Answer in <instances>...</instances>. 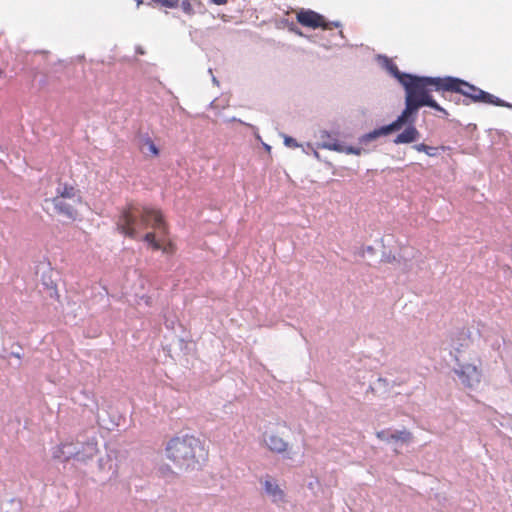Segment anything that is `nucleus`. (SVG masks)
Segmentation results:
<instances>
[{
  "instance_id": "nucleus-1",
  "label": "nucleus",
  "mask_w": 512,
  "mask_h": 512,
  "mask_svg": "<svg viewBox=\"0 0 512 512\" xmlns=\"http://www.w3.org/2000/svg\"><path fill=\"white\" fill-rule=\"evenodd\" d=\"M388 68L390 73L405 88V109L397 119L389 125L380 127L361 136L359 138V142L361 144H367L380 136H385L393 131L401 129L407 122H413L418 110L423 106H428L441 112L444 116H448L449 114L447 110L441 107L431 96V90L441 92L445 99V93L447 92L461 94L465 97V100L463 101L465 105H469L472 102H481L500 107H511L510 104L500 98L456 77L413 76L400 72L396 64H390Z\"/></svg>"
},
{
  "instance_id": "nucleus-2",
  "label": "nucleus",
  "mask_w": 512,
  "mask_h": 512,
  "mask_svg": "<svg viewBox=\"0 0 512 512\" xmlns=\"http://www.w3.org/2000/svg\"><path fill=\"white\" fill-rule=\"evenodd\" d=\"M165 453L167 459L181 471L199 469L208 457L204 442L190 434L171 438L167 442Z\"/></svg>"
},
{
  "instance_id": "nucleus-3",
  "label": "nucleus",
  "mask_w": 512,
  "mask_h": 512,
  "mask_svg": "<svg viewBox=\"0 0 512 512\" xmlns=\"http://www.w3.org/2000/svg\"><path fill=\"white\" fill-rule=\"evenodd\" d=\"M117 229L126 237L135 239L137 228L151 227L167 234V225L160 210L129 203L120 211L116 222Z\"/></svg>"
},
{
  "instance_id": "nucleus-4",
  "label": "nucleus",
  "mask_w": 512,
  "mask_h": 512,
  "mask_svg": "<svg viewBox=\"0 0 512 512\" xmlns=\"http://www.w3.org/2000/svg\"><path fill=\"white\" fill-rule=\"evenodd\" d=\"M46 201L52 203L58 215L75 221L79 217L78 207L83 203V196L75 182L58 181L55 195Z\"/></svg>"
},
{
  "instance_id": "nucleus-5",
  "label": "nucleus",
  "mask_w": 512,
  "mask_h": 512,
  "mask_svg": "<svg viewBox=\"0 0 512 512\" xmlns=\"http://www.w3.org/2000/svg\"><path fill=\"white\" fill-rule=\"evenodd\" d=\"M296 19L299 24L304 27L323 30H333L340 28L341 24L337 21H327L325 17L310 9H301L296 14Z\"/></svg>"
},
{
  "instance_id": "nucleus-6",
  "label": "nucleus",
  "mask_w": 512,
  "mask_h": 512,
  "mask_svg": "<svg viewBox=\"0 0 512 512\" xmlns=\"http://www.w3.org/2000/svg\"><path fill=\"white\" fill-rule=\"evenodd\" d=\"M455 373L457 374L462 385L467 388H474L481 382V360H478V364L458 363V367L455 369Z\"/></svg>"
},
{
  "instance_id": "nucleus-7",
  "label": "nucleus",
  "mask_w": 512,
  "mask_h": 512,
  "mask_svg": "<svg viewBox=\"0 0 512 512\" xmlns=\"http://www.w3.org/2000/svg\"><path fill=\"white\" fill-rule=\"evenodd\" d=\"M263 442L272 453L283 454L289 448V443L276 432H265Z\"/></svg>"
},
{
  "instance_id": "nucleus-8",
  "label": "nucleus",
  "mask_w": 512,
  "mask_h": 512,
  "mask_svg": "<svg viewBox=\"0 0 512 512\" xmlns=\"http://www.w3.org/2000/svg\"><path fill=\"white\" fill-rule=\"evenodd\" d=\"M263 486L265 492L272 498L273 502H284L285 500V493L284 491L279 487V485L276 483L274 479L271 477H267L263 481Z\"/></svg>"
},
{
  "instance_id": "nucleus-9",
  "label": "nucleus",
  "mask_w": 512,
  "mask_h": 512,
  "mask_svg": "<svg viewBox=\"0 0 512 512\" xmlns=\"http://www.w3.org/2000/svg\"><path fill=\"white\" fill-rule=\"evenodd\" d=\"M415 119L416 117L414 118L413 122L406 123L409 124V126L403 132L396 136V138L394 139L395 144H408L418 140V138L420 137V133L416 129V127L413 126Z\"/></svg>"
},
{
  "instance_id": "nucleus-10",
  "label": "nucleus",
  "mask_w": 512,
  "mask_h": 512,
  "mask_svg": "<svg viewBox=\"0 0 512 512\" xmlns=\"http://www.w3.org/2000/svg\"><path fill=\"white\" fill-rule=\"evenodd\" d=\"M140 149L145 155L153 157H157L159 155V149L150 137L143 139Z\"/></svg>"
},
{
  "instance_id": "nucleus-11",
  "label": "nucleus",
  "mask_w": 512,
  "mask_h": 512,
  "mask_svg": "<svg viewBox=\"0 0 512 512\" xmlns=\"http://www.w3.org/2000/svg\"><path fill=\"white\" fill-rule=\"evenodd\" d=\"M412 438V433L406 430L396 431L390 434V440L401 441L403 443L410 442Z\"/></svg>"
},
{
  "instance_id": "nucleus-12",
  "label": "nucleus",
  "mask_w": 512,
  "mask_h": 512,
  "mask_svg": "<svg viewBox=\"0 0 512 512\" xmlns=\"http://www.w3.org/2000/svg\"><path fill=\"white\" fill-rule=\"evenodd\" d=\"M418 152H424L430 157H434L437 155L438 148L430 147L424 143L416 144L413 147Z\"/></svg>"
},
{
  "instance_id": "nucleus-13",
  "label": "nucleus",
  "mask_w": 512,
  "mask_h": 512,
  "mask_svg": "<svg viewBox=\"0 0 512 512\" xmlns=\"http://www.w3.org/2000/svg\"><path fill=\"white\" fill-rule=\"evenodd\" d=\"M143 240L147 242L153 250H160L161 244L158 240H156V235L154 232H148L145 234Z\"/></svg>"
},
{
  "instance_id": "nucleus-14",
  "label": "nucleus",
  "mask_w": 512,
  "mask_h": 512,
  "mask_svg": "<svg viewBox=\"0 0 512 512\" xmlns=\"http://www.w3.org/2000/svg\"><path fill=\"white\" fill-rule=\"evenodd\" d=\"M324 147L329 150H333V151H337V152H344V148H345V146L343 144L339 143L338 141L325 143Z\"/></svg>"
},
{
  "instance_id": "nucleus-15",
  "label": "nucleus",
  "mask_w": 512,
  "mask_h": 512,
  "mask_svg": "<svg viewBox=\"0 0 512 512\" xmlns=\"http://www.w3.org/2000/svg\"><path fill=\"white\" fill-rule=\"evenodd\" d=\"M362 151H363L362 148L352 147V146H345L343 153L354 154V155H361Z\"/></svg>"
},
{
  "instance_id": "nucleus-16",
  "label": "nucleus",
  "mask_w": 512,
  "mask_h": 512,
  "mask_svg": "<svg viewBox=\"0 0 512 512\" xmlns=\"http://www.w3.org/2000/svg\"><path fill=\"white\" fill-rule=\"evenodd\" d=\"M163 253H167V254H173L175 252V245L172 243V242H168L167 244L165 245H161V248Z\"/></svg>"
},
{
  "instance_id": "nucleus-17",
  "label": "nucleus",
  "mask_w": 512,
  "mask_h": 512,
  "mask_svg": "<svg viewBox=\"0 0 512 512\" xmlns=\"http://www.w3.org/2000/svg\"><path fill=\"white\" fill-rule=\"evenodd\" d=\"M390 434L388 431L386 430H382V431H378L376 433V437L379 439V440H382V441H389L390 440Z\"/></svg>"
},
{
  "instance_id": "nucleus-18",
  "label": "nucleus",
  "mask_w": 512,
  "mask_h": 512,
  "mask_svg": "<svg viewBox=\"0 0 512 512\" xmlns=\"http://www.w3.org/2000/svg\"><path fill=\"white\" fill-rule=\"evenodd\" d=\"M182 9L185 13L187 14H192L193 13V8H192V5L190 2L188 1H183L182 4Z\"/></svg>"
},
{
  "instance_id": "nucleus-19",
  "label": "nucleus",
  "mask_w": 512,
  "mask_h": 512,
  "mask_svg": "<svg viewBox=\"0 0 512 512\" xmlns=\"http://www.w3.org/2000/svg\"><path fill=\"white\" fill-rule=\"evenodd\" d=\"M284 142H285V145L290 148H296L299 146L298 143L296 142V140L291 137H286Z\"/></svg>"
},
{
  "instance_id": "nucleus-20",
  "label": "nucleus",
  "mask_w": 512,
  "mask_h": 512,
  "mask_svg": "<svg viewBox=\"0 0 512 512\" xmlns=\"http://www.w3.org/2000/svg\"><path fill=\"white\" fill-rule=\"evenodd\" d=\"M211 2L215 5H225L227 4L228 0H211Z\"/></svg>"
},
{
  "instance_id": "nucleus-21",
  "label": "nucleus",
  "mask_w": 512,
  "mask_h": 512,
  "mask_svg": "<svg viewBox=\"0 0 512 512\" xmlns=\"http://www.w3.org/2000/svg\"><path fill=\"white\" fill-rule=\"evenodd\" d=\"M278 424H279V425H281V426H283L284 428H286V427H287L286 422H284V421H283V422H281V423H278Z\"/></svg>"
},
{
  "instance_id": "nucleus-22",
  "label": "nucleus",
  "mask_w": 512,
  "mask_h": 512,
  "mask_svg": "<svg viewBox=\"0 0 512 512\" xmlns=\"http://www.w3.org/2000/svg\"><path fill=\"white\" fill-rule=\"evenodd\" d=\"M137 2V5L140 6L143 3V0H135Z\"/></svg>"
},
{
  "instance_id": "nucleus-23",
  "label": "nucleus",
  "mask_w": 512,
  "mask_h": 512,
  "mask_svg": "<svg viewBox=\"0 0 512 512\" xmlns=\"http://www.w3.org/2000/svg\"><path fill=\"white\" fill-rule=\"evenodd\" d=\"M70 458V455L64 456V460H68Z\"/></svg>"
},
{
  "instance_id": "nucleus-24",
  "label": "nucleus",
  "mask_w": 512,
  "mask_h": 512,
  "mask_svg": "<svg viewBox=\"0 0 512 512\" xmlns=\"http://www.w3.org/2000/svg\"><path fill=\"white\" fill-rule=\"evenodd\" d=\"M67 447H68V445H63V446L61 447V450H62V449H64V448H67Z\"/></svg>"
},
{
  "instance_id": "nucleus-25",
  "label": "nucleus",
  "mask_w": 512,
  "mask_h": 512,
  "mask_svg": "<svg viewBox=\"0 0 512 512\" xmlns=\"http://www.w3.org/2000/svg\"><path fill=\"white\" fill-rule=\"evenodd\" d=\"M3 75V71L0 69V77Z\"/></svg>"
}]
</instances>
